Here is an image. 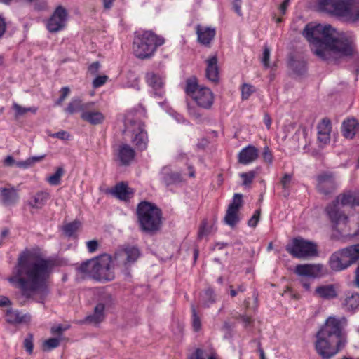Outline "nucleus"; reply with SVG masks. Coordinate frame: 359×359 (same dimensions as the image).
Wrapping results in <instances>:
<instances>
[{
  "instance_id": "f257e3e1",
  "label": "nucleus",
  "mask_w": 359,
  "mask_h": 359,
  "mask_svg": "<svg viewBox=\"0 0 359 359\" xmlns=\"http://www.w3.org/2000/svg\"><path fill=\"white\" fill-rule=\"evenodd\" d=\"M57 266L56 259L45 258L39 252L26 249L18 255L13 276L8 281L17 284L21 294L26 299L39 294L43 302L49 293L48 282Z\"/></svg>"
},
{
  "instance_id": "f03ea898",
  "label": "nucleus",
  "mask_w": 359,
  "mask_h": 359,
  "mask_svg": "<svg viewBox=\"0 0 359 359\" xmlns=\"http://www.w3.org/2000/svg\"><path fill=\"white\" fill-rule=\"evenodd\" d=\"M315 48L313 54L323 61L339 65L344 59L351 58L359 67V51L354 36L337 32L331 25L309 22L302 32Z\"/></svg>"
},
{
  "instance_id": "7ed1b4c3",
  "label": "nucleus",
  "mask_w": 359,
  "mask_h": 359,
  "mask_svg": "<svg viewBox=\"0 0 359 359\" xmlns=\"http://www.w3.org/2000/svg\"><path fill=\"white\" fill-rule=\"evenodd\" d=\"M140 255L141 252L137 246L126 244L119 247L113 257L103 254L87 259L76 266V270L80 273L88 275L97 281L109 282L115 278L111 266L113 261L117 266H123L128 270L137 262Z\"/></svg>"
},
{
  "instance_id": "20e7f679",
  "label": "nucleus",
  "mask_w": 359,
  "mask_h": 359,
  "mask_svg": "<svg viewBox=\"0 0 359 359\" xmlns=\"http://www.w3.org/2000/svg\"><path fill=\"white\" fill-rule=\"evenodd\" d=\"M345 318L330 316L316 332L314 348L321 359H331L342 351L348 343L344 330Z\"/></svg>"
},
{
  "instance_id": "39448f33",
  "label": "nucleus",
  "mask_w": 359,
  "mask_h": 359,
  "mask_svg": "<svg viewBox=\"0 0 359 359\" xmlns=\"http://www.w3.org/2000/svg\"><path fill=\"white\" fill-rule=\"evenodd\" d=\"M137 222L141 231L154 235L160 231L163 224V213L155 203L142 201L136 208Z\"/></svg>"
},
{
  "instance_id": "423d86ee",
  "label": "nucleus",
  "mask_w": 359,
  "mask_h": 359,
  "mask_svg": "<svg viewBox=\"0 0 359 359\" xmlns=\"http://www.w3.org/2000/svg\"><path fill=\"white\" fill-rule=\"evenodd\" d=\"M320 11L342 19L347 23L359 21V0H318Z\"/></svg>"
},
{
  "instance_id": "0eeeda50",
  "label": "nucleus",
  "mask_w": 359,
  "mask_h": 359,
  "mask_svg": "<svg viewBox=\"0 0 359 359\" xmlns=\"http://www.w3.org/2000/svg\"><path fill=\"white\" fill-rule=\"evenodd\" d=\"M165 43V39L150 30L135 32L133 41L134 55L140 60L152 57L157 48Z\"/></svg>"
},
{
  "instance_id": "6e6552de",
  "label": "nucleus",
  "mask_w": 359,
  "mask_h": 359,
  "mask_svg": "<svg viewBox=\"0 0 359 359\" xmlns=\"http://www.w3.org/2000/svg\"><path fill=\"white\" fill-rule=\"evenodd\" d=\"M353 192L341 194L337 196L331 203L327 205L325 212L329 217L333 229L341 232L339 226L340 224L346 225L348 222V216L341 210V206L350 205L353 208Z\"/></svg>"
},
{
  "instance_id": "1a4fd4ad",
  "label": "nucleus",
  "mask_w": 359,
  "mask_h": 359,
  "mask_svg": "<svg viewBox=\"0 0 359 359\" xmlns=\"http://www.w3.org/2000/svg\"><path fill=\"white\" fill-rule=\"evenodd\" d=\"M359 261V243L351 245L333 252L329 258L330 269L339 272Z\"/></svg>"
},
{
  "instance_id": "9d476101",
  "label": "nucleus",
  "mask_w": 359,
  "mask_h": 359,
  "mask_svg": "<svg viewBox=\"0 0 359 359\" xmlns=\"http://www.w3.org/2000/svg\"><path fill=\"white\" fill-rule=\"evenodd\" d=\"M116 304V300L111 294L104 292L99 294L97 303L95 305L93 313L85 317L81 321L85 324L98 325L105 318L104 311L112 309Z\"/></svg>"
},
{
  "instance_id": "9b49d317",
  "label": "nucleus",
  "mask_w": 359,
  "mask_h": 359,
  "mask_svg": "<svg viewBox=\"0 0 359 359\" xmlns=\"http://www.w3.org/2000/svg\"><path fill=\"white\" fill-rule=\"evenodd\" d=\"M286 251L295 258H304L318 255L317 245L301 237L294 238L291 243L285 246Z\"/></svg>"
},
{
  "instance_id": "f8f14e48",
  "label": "nucleus",
  "mask_w": 359,
  "mask_h": 359,
  "mask_svg": "<svg viewBox=\"0 0 359 359\" xmlns=\"http://www.w3.org/2000/svg\"><path fill=\"white\" fill-rule=\"evenodd\" d=\"M68 20L67 10L60 5L57 6L46 22V28L51 33L58 32L67 25Z\"/></svg>"
},
{
  "instance_id": "ddd939ff",
  "label": "nucleus",
  "mask_w": 359,
  "mask_h": 359,
  "mask_svg": "<svg viewBox=\"0 0 359 359\" xmlns=\"http://www.w3.org/2000/svg\"><path fill=\"white\" fill-rule=\"evenodd\" d=\"M132 128L133 137L132 142L138 151H144L147 147L148 135L145 130V124L140 121L130 120L129 121Z\"/></svg>"
},
{
  "instance_id": "4468645a",
  "label": "nucleus",
  "mask_w": 359,
  "mask_h": 359,
  "mask_svg": "<svg viewBox=\"0 0 359 359\" xmlns=\"http://www.w3.org/2000/svg\"><path fill=\"white\" fill-rule=\"evenodd\" d=\"M317 190L325 196L333 193L337 189L335 178L332 173H323L317 177Z\"/></svg>"
},
{
  "instance_id": "2eb2a0df",
  "label": "nucleus",
  "mask_w": 359,
  "mask_h": 359,
  "mask_svg": "<svg viewBox=\"0 0 359 359\" xmlns=\"http://www.w3.org/2000/svg\"><path fill=\"white\" fill-rule=\"evenodd\" d=\"M160 181L165 187H168L172 185H178L182 180V174L172 170L170 166H164L161 168L160 172Z\"/></svg>"
},
{
  "instance_id": "dca6fc26",
  "label": "nucleus",
  "mask_w": 359,
  "mask_h": 359,
  "mask_svg": "<svg viewBox=\"0 0 359 359\" xmlns=\"http://www.w3.org/2000/svg\"><path fill=\"white\" fill-rule=\"evenodd\" d=\"M197 105L205 109H210L214 103V95L208 88H201L194 96Z\"/></svg>"
},
{
  "instance_id": "f3484780",
  "label": "nucleus",
  "mask_w": 359,
  "mask_h": 359,
  "mask_svg": "<svg viewBox=\"0 0 359 359\" xmlns=\"http://www.w3.org/2000/svg\"><path fill=\"white\" fill-rule=\"evenodd\" d=\"M146 82L154 92L156 97L162 98L164 96V82L161 76L154 72H148L145 76Z\"/></svg>"
},
{
  "instance_id": "a211bd4d",
  "label": "nucleus",
  "mask_w": 359,
  "mask_h": 359,
  "mask_svg": "<svg viewBox=\"0 0 359 359\" xmlns=\"http://www.w3.org/2000/svg\"><path fill=\"white\" fill-rule=\"evenodd\" d=\"M108 193L121 201H129L133 197L135 191L129 187L126 182H120L109 189Z\"/></svg>"
},
{
  "instance_id": "6ab92c4d",
  "label": "nucleus",
  "mask_w": 359,
  "mask_h": 359,
  "mask_svg": "<svg viewBox=\"0 0 359 359\" xmlns=\"http://www.w3.org/2000/svg\"><path fill=\"white\" fill-rule=\"evenodd\" d=\"M322 269L321 264H298L294 271L299 276L316 278L321 276Z\"/></svg>"
},
{
  "instance_id": "aec40b11",
  "label": "nucleus",
  "mask_w": 359,
  "mask_h": 359,
  "mask_svg": "<svg viewBox=\"0 0 359 359\" xmlns=\"http://www.w3.org/2000/svg\"><path fill=\"white\" fill-rule=\"evenodd\" d=\"M358 126V119L354 117H348L343 121L341 133L346 139L353 140L356 136Z\"/></svg>"
},
{
  "instance_id": "412c9836",
  "label": "nucleus",
  "mask_w": 359,
  "mask_h": 359,
  "mask_svg": "<svg viewBox=\"0 0 359 359\" xmlns=\"http://www.w3.org/2000/svg\"><path fill=\"white\" fill-rule=\"evenodd\" d=\"M19 194L17 189L12 187L11 188L0 189V203L4 206H12L19 201Z\"/></svg>"
},
{
  "instance_id": "4be33fe9",
  "label": "nucleus",
  "mask_w": 359,
  "mask_h": 359,
  "mask_svg": "<svg viewBox=\"0 0 359 359\" xmlns=\"http://www.w3.org/2000/svg\"><path fill=\"white\" fill-rule=\"evenodd\" d=\"M259 156L258 149L253 145H248L239 152L238 162L243 165H248L255 161Z\"/></svg>"
},
{
  "instance_id": "5701e85b",
  "label": "nucleus",
  "mask_w": 359,
  "mask_h": 359,
  "mask_svg": "<svg viewBox=\"0 0 359 359\" xmlns=\"http://www.w3.org/2000/svg\"><path fill=\"white\" fill-rule=\"evenodd\" d=\"M196 34L198 41L205 46H208L210 45L211 41L215 36L216 31L214 28L205 27L198 25L196 27Z\"/></svg>"
},
{
  "instance_id": "b1692460",
  "label": "nucleus",
  "mask_w": 359,
  "mask_h": 359,
  "mask_svg": "<svg viewBox=\"0 0 359 359\" xmlns=\"http://www.w3.org/2000/svg\"><path fill=\"white\" fill-rule=\"evenodd\" d=\"M337 287L334 284L318 286L315 294L324 300H331L338 297Z\"/></svg>"
},
{
  "instance_id": "393cba45",
  "label": "nucleus",
  "mask_w": 359,
  "mask_h": 359,
  "mask_svg": "<svg viewBox=\"0 0 359 359\" xmlns=\"http://www.w3.org/2000/svg\"><path fill=\"white\" fill-rule=\"evenodd\" d=\"M218 59L216 55L206 60L207 67L205 69L206 78L212 82L217 83L219 81Z\"/></svg>"
},
{
  "instance_id": "a878e982",
  "label": "nucleus",
  "mask_w": 359,
  "mask_h": 359,
  "mask_svg": "<svg viewBox=\"0 0 359 359\" xmlns=\"http://www.w3.org/2000/svg\"><path fill=\"white\" fill-rule=\"evenodd\" d=\"M6 318L7 323L12 325L26 323L31 320V316L29 313L21 315L18 311H13L12 309L6 311Z\"/></svg>"
},
{
  "instance_id": "bb28decb",
  "label": "nucleus",
  "mask_w": 359,
  "mask_h": 359,
  "mask_svg": "<svg viewBox=\"0 0 359 359\" xmlns=\"http://www.w3.org/2000/svg\"><path fill=\"white\" fill-rule=\"evenodd\" d=\"M135 156V150L128 144L120 145L118 152V158L121 165H128L133 160Z\"/></svg>"
},
{
  "instance_id": "cd10ccee",
  "label": "nucleus",
  "mask_w": 359,
  "mask_h": 359,
  "mask_svg": "<svg viewBox=\"0 0 359 359\" xmlns=\"http://www.w3.org/2000/svg\"><path fill=\"white\" fill-rule=\"evenodd\" d=\"M81 118L91 125L97 126L104 121L105 116L100 111L86 109L81 114Z\"/></svg>"
},
{
  "instance_id": "c85d7f7f",
  "label": "nucleus",
  "mask_w": 359,
  "mask_h": 359,
  "mask_svg": "<svg viewBox=\"0 0 359 359\" xmlns=\"http://www.w3.org/2000/svg\"><path fill=\"white\" fill-rule=\"evenodd\" d=\"M50 198V194L47 191H40L33 195L28 201V205L32 208L41 209Z\"/></svg>"
},
{
  "instance_id": "c756f323",
  "label": "nucleus",
  "mask_w": 359,
  "mask_h": 359,
  "mask_svg": "<svg viewBox=\"0 0 359 359\" xmlns=\"http://www.w3.org/2000/svg\"><path fill=\"white\" fill-rule=\"evenodd\" d=\"M88 105L89 104H83L80 98H73L65 109V111L70 115L77 112H81L82 114L83 111L88 109Z\"/></svg>"
},
{
  "instance_id": "7c9ffc66",
  "label": "nucleus",
  "mask_w": 359,
  "mask_h": 359,
  "mask_svg": "<svg viewBox=\"0 0 359 359\" xmlns=\"http://www.w3.org/2000/svg\"><path fill=\"white\" fill-rule=\"evenodd\" d=\"M288 66L297 76L304 75L307 70L305 61L295 60L293 57L290 59Z\"/></svg>"
},
{
  "instance_id": "2f4dec72",
  "label": "nucleus",
  "mask_w": 359,
  "mask_h": 359,
  "mask_svg": "<svg viewBox=\"0 0 359 359\" xmlns=\"http://www.w3.org/2000/svg\"><path fill=\"white\" fill-rule=\"evenodd\" d=\"M202 88L200 86L198 83V81L196 76H191L189 78H187L186 79V85L184 88V91L186 94L192 98L194 95H196V93H197V91Z\"/></svg>"
},
{
  "instance_id": "473e14b6",
  "label": "nucleus",
  "mask_w": 359,
  "mask_h": 359,
  "mask_svg": "<svg viewBox=\"0 0 359 359\" xmlns=\"http://www.w3.org/2000/svg\"><path fill=\"white\" fill-rule=\"evenodd\" d=\"M346 309L348 311L354 312L359 309V293H353L351 296H347L344 303Z\"/></svg>"
},
{
  "instance_id": "72a5a7b5",
  "label": "nucleus",
  "mask_w": 359,
  "mask_h": 359,
  "mask_svg": "<svg viewBox=\"0 0 359 359\" xmlns=\"http://www.w3.org/2000/svg\"><path fill=\"white\" fill-rule=\"evenodd\" d=\"M224 220L231 228L235 227L240 221L238 212L227 209Z\"/></svg>"
},
{
  "instance_id": "f704fd0d",
  "label": "nucleus",
  "mask_w": 359,
  "mask_h": 359,
  "mask_svg": "<svg viewBox=\"0 0 359 359\" xmlns=\"http://www.w3.org/2000/svg\"><path fill=\"white\" fill-rule=\"evenodd\" d=\"M217 295L214 290L209 287L205 290L203 295V304L205 306L209 307L216 302Z\"/></svg>"
},
{
  "instance_id": "c9c22d12",
  "label": "nucleus",
  "mask_w": 359,
  "mask_h": 359,
  "mask_svg": "<svg viewBox=\"0 0 359 359\" xmlns=\"http://www.w3.org/2000/svg\"><path fill=\"white\" fill-rule=\"evenodd\" d=\"M81 226V222L78 219H75L72 222L65 224L62 229L67 236L72 237L78 231Z\"/></svg>"
},
{
  "instance_id": "e433bc0d",
  "label": "nucleus",
  "mask_w": 359,
  "mask_h": 359,
  "mask_svg": "<svg viewBox=\"0 0 359 359\" xmlns=\"http://www.w3.org/2000/svg\"><path fill=\"white\" fill-rule=\"evenodd\" d=\"M243 196L242 194H234L231 203L229 204L227 209L238 212L243 204Z\"/></svg>"
},
{
  "instance_id": "4c0bfd02",
  "label": "nucleus",
  "mask_w": 359,
  "mask_h": 359,
  "mask_svg": "<svg viewBox=\"0 0 359 359\" xmlns=\"http://www.w3.org/2000/svg\"><path fill=\"white\" fill-rule=\"evenodd\" d=\"M191 325L194 332H198L201 328V322L199 316L194 304L191 306Z\"/></svg>"
},
{
  "instance_id": "58836bf2",
  "label": "nucleus",
  "mask_w": 359,
  "mask_h": 359,
  "mask_svg": "<svg viewBox=\"0 0 359 359\" xmlns=\"http://www.w3.org/2000/svg\"><path fill=\"white\" fill-rule=\"evenodd\" d=\"M64 172L62 167L57 168L55 172L48 178V183L51 185H59L61 182V177L63 175Z\"/></svg>"
},
{
  "instance_id": "ea45409f",
  "label": "nucleus",
  "mask_w": 359,
  "mask_h": 359,
  "mask_svg": "<svg viewBox=\"0 0 359 359\" xmlns=\"http://www.w3.org/2000/svg\"><path fill=\"white\" fill-rule=\"evenodd\" d=\"M331 121L329 118H325L322 119V121L318 123L317 128H318V133H330L331 131Z\"/></svg>"
},
{
  "instance_id": "a19ab883",
  "label": "nucleus",
  "mask_w": 359,
  "mask_h": 359,
  "mask_svg": "<svg viewBox=\"0 0 359 359\" xmlns=\"http://www.w3.org/2000/svg\"><path fill=\"white\" fill-rule=\"evenodd\" d=\"M60 339L53 337L46 340L43 342V350H51L60 346Z\"/></svg>"
},
{
  "instance_id": "79ce46f5",
  "label": "nucleus",
  "mask_w": 359,
  "mask_h": 359,
  "mask_svg": "<svg viewBox=\"0 0 359 359\" xmlns=\"http://www.w3.org/2000/svg\"><path fill=\"white\" fill-rule=\"evenodd\" d=\"M34 336L32 333H29L23 342L24 348L29 354L33 353L34 349Z\"/></svg>"
},
{
  "instance_id": "37998d69",
  "label": "nucleus",
  "mask_w": 359,
  "mask_h": 359,
  "mask_svg": "<svg viewBox=\"0 0 359 359\" xmlns=\"http://www.w3.org/2000/svg\"><path fill=\"white\" fill-rule=\"evenodd\" d=\"M69 328V325L64 326L62 324H59L55 326H53L50 328V333L53 335H56L57 337L61 339L62 334L65 331L67 330Z\"/></svg>"
},
{
  "instance_id": "c03bdc74",
  "label": "nucleus",
  "mask_w": 359,
  "mask_h": 359,
  "mask_svg": "<svg viewBox=\"0 0 359 359\" xmlns=\"http://www.w3.org/2000/svg\"><path fill=\"white\" fill-rule=\"evenodd\" d=\"M254 92V86L248 84L243 83L241 86V98L242 100H248L252 93Z\"/></svg>"
},
{
  "instance_id": "a18cd8bd",
  "label": "nucleus",
  "mask_w": 359,
  "mask_h": 359,
  "mask_svg": "<svg viewBox=\"0 0 359 359\" xmlns=\"http://www.w3.org/2000/svg\"><path fill=\"white\" fill-rule=\"evenodd\" d=\"M255 175L256 172L253 170L241 173L240 177L243 180V184L245 186L250 184L255 179Z\"/></svg>"
},
{
  "instance_id": "49530a36",
  "label": "nucleus",
  "mask_w": 359,
  "mask_h": 359,
  "mask_svg": "<svg viewBox=\"0 0 359 359\" xmlns=\"http://www.w3.org/2000/svg\"><path fill=\"white\" fill-rule=\"evenodd\" d=\"M270 48L268 46L265 45L264 46V50L262 57V63L263 64L264 67L265 68H269L270 67L269 65V59H270Z\"/></svg>"
},
{
  "instance_id": "de8ad7c7",
  "label": "nucleus",
  "mask_w": 359,
  "mask_h": 359,
  "mask_svg": "<svg viewBox=\"0 0 359 359\" xmlns=\"http://www.w3.org/2000/svg\"><path fill=\"white\" fill-rule=\"evenodd\" d=\"M261 215V209H257L255 211L253 215L251 217V218L248 222V225L250 227H256Z\"/></svg>"
},
{
  "instance_id": "09e8293b",
  "label": "nucleus",
  "mask_w": 359,
  "mask_h": 359,
  "mask_svg": "<svg viewBox=\"0 0 359 359\" xmlns=\"http://www.w3.org/2000/svg\"><path fill=\"white\" fill-rule=\"evenodd\" d=\"M292 179V174L285 173L283 175V177L280 179V184L282 185L283 189L287 190L289 189Z\"/></svg>"
},
{
  "instance_id": "8fccbe9b",
  "label": "nucleus",
  "mask_w": 359,
  "mask_h": 359,
  "mask_svg": "<svg viewBox=\"0 0 359 359\" xmlns=\"http://www.w3.org/2000/svg\"><path fill=\"white\" fill-rule=\"evenodd\" d=\"M263 159L266 163H268L269 164H271L273 161V154L268 146H266L264 148V151L262 153Z\"/></svg>"
},
{
  "instance_id": "3c124183",
  "label": "nucleus",
  "mask_w": 359,
  "mask_h": 359,
  "mask_svg": "<svg viewBox=\"0 0 359 359\" xmlns=\"http://www.w3.org/2000/svg\"><path fill=\"white\" fill-rule=\"evenodd\" d=\"M107 79L108 76L106 75L96 76L93 81V86L96 88L103 86L106 83Z\"/></svg>"
},
{
  "instance_id": "603ef678",
  "label": "nucleus",
  "mask_w": 359,
  "mask_h": 359,
  "mask_svg": "<svg viewBox=\"0 0 359 359\" xmlns=\"http://www.w3.org/2000/svg\"><path fill=\"white\" fill-rule=\"evenodd\" d=\"M34 2V8L36 11H43L47 7V4L45 0H35Z\"/></svg>"
},
{
  "instance_id": "864d4df0",
  "label": "nucleus",
  "mask_w": 359,
  "mask_h": 359,
  "mask_svg": "<svg viewBox=\"0 0 359 359\" xmlns=\"http://www.w3.org/2000/svg\"><path fill=\"white\" fill-rule=\"evenodd\" d=\"M204 351L201 348H196L194 352L189 356L188 359H205L203 357Z\"/></svg>"
},
{
  "instance_id": "5fc2aeb1",
  "label": "nucleus",
  "mask_w": 359,
  "mask_h": 359,
  "mask_svg": "<svg viewBox=\"0 0 359 359\" xmlns=\"http://www.w3.org/2000/svg\"><path fill=\"white\" fill-rule=\"evenodd\" d=\"M13 108L15 111V116H22L27 113V108L22 107L17 103L13 104Z\"/></svg>"
},
{
  "instance_id": "6e6d98bb",
  "label": "nucleus",
  "mask_w": 359,
  "mask_h": 359,
  "mask_svg": "<svg viewBox=\"0 0 359 359\" xmlns=\"http://www.w3.org/2000/svg\"><path fill=\"white\" fill-rule=\"evenodd\" d=\"M6 29L7 24L6 19L1 15H0V39H2L6 34Z\"/></svg>"
},
{
  "instance_id": "4d7b16f0",
  "label": "nucleus",
  "mask_w": 359,
  "mask_h": 359,
  "mask_svg": "<svg viewBox=\"0 0 359 359\" xmlns=\"http://www.w3.org/2000/svg\"><path fill=\"white\" fill-rule=\"evenodd\" d=\"M318 140L320 142L327 144L330 140V133H318Z\"/></svg>"
},
{
  "instance_id": "13d9d810",
  "label": "nucleus",
  "mask_w": 359,
  "mask_h": 359,
  "mask_svg": "<svg viewBox=\"0 0 359 359\" xmlns=\"http://www.w3.org/2000/svg\"><path fill=\"white\" fill-rule=\"evenodd\" d=\"M241 0H233V8L235 13L238 16H242V11H241Z\"/></svg>"
},
{
  "instance_id": "bf43d9fd",
  "label": "nucleus",
  "mask_w": 359,
  "mask_h": 359,
  "mask_svg": "<svg viewBox=\"0 0 359 359\" xmlns=\"http://www.w3.org/2000/svg\"><path fill=\"white\" fill-rule=\"evenodd\" d=\"M53 137L58 138L60 140H68L69 134L65 130H60L52 135Z\"/></svg>"
},
{
  "instance_id": "052dcab7",
  "label": "nucleus",
  "mask_w": 359,
  "mask_h": 359,
  "mask_svg": "<svg viewBox=\"0 0 359 359\" xmlns=\"http://www.w3.org/2000/svg\"><path fill=\"white\" fill-rule=\"evenodd\" d=\"M206 224H207L206 222L203 221L199 227L198 237L200 239H201L205 235L208 234V231L206 229Z\"/></svg>"
},
{
  "instance_id": "680f3d73",
  "label": "nucleus",
  "mask_w": 359,
  "mask_h": 359,
  "mask_svg": "<svg viewBox=\"0 0 359 359\" xmlns=\"http://www.w3.org/2000/svg\"><path fill=\"white\" fill-rule=\"evenodd\" d=\"M100 67V64L98 61L93 62L89 67L88 71L92 74H96Z\"/></svg>"
},
{
  "instance_id": "e2e57ef3",
  "label": "nucleus",
  "mask_w": 359,
  "mask_h": 359,
  "mask_svg": "<svg viewBox=\"0 0 359 359\" xmlns=\"http://www.w3.org/2000/svg\"><path fill=\"white\" fill-rule=\"evenodd\" d=\"M88 250L90 252H95L98 247V242L96 240H92L87 242Z\"/></svg>"
},
{
  "instance_id": "0e129e2a",
  "label": "nucleus",
  "mask_w": 359,
  "mask_h": 359,
  "mask_svg": "<svg viewBox=\"0 0 359 359\" xmlns=\"http://www.w3.org/2000/svg\"><path fill=\"white\" fill-rule=\"evenodd\" d=\"M15 165L18 168H24V169L31 167V165H30V163H29L28 158L25 161H15Z\"/></svg>"
},
{
  "instance_id": "69168bd1",
  "label": "nucleus",
  "mask_w": 359,
  "mask_h": 359,
  "mask_svg": "<svg viewBox=\"0 0 359 359\" xmlns=\"http://www.w3.org/2000/svg\"><path fill=\"white\" fill-rule=\"evenodd\" d=\"M353 285L355 287H359V262L354 271Z\"/></svg>"
},
{
  "instance_id": "338daca9",
  "label": "nucleus",
  "mask_w": 359,
  "mask_h": 359,
  "mask_svg": "<svg viewBox=\"0 0 359 359\" xmlns=\"http://www.w3.org/2000/svg\"><path fill=\"white\" fill-rule=\"evenodd\" d=\"M4 163L6 166H9V167H11L13 166V165H15V161L14 159V158L11 156H6V158L4 159Z\"/></svg>"
},
{
  "instance_id": "774afa93",
  "label": "nucleus",
  "mask_w": 359,
  "mask_h": 359,
  "mask_svg": "<svg viewBox=\"0 0 359 359\" xmlns=\"http://www.w3.org/2000/svg\"><path fill=\"white\" fill-rule=\"evenodd\" d=\"M290 2V0H284L283 2L280 5L279 9L282 15L285 13Z\"/></svg>"
}]
</instances>
